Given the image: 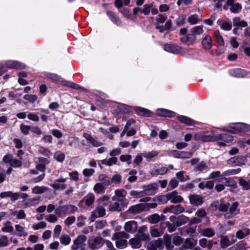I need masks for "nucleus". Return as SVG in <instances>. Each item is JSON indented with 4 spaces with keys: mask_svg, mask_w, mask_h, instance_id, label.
<instances>
[{
    "mask_svg": "<svg viewBox=\"0 0 250 250\" xmlns=\"http://www.w3.org/2000/svg\"><path fill=\"white\" fill-rule=\"evenodd\" d=\"M89 247L92 249H99L104 244V239L100 236H93L88 240Z\"/></svg>",
    "mask_w": 250,
    "mask_h": 250,
    "instance_id": "1",
    "label": "nucleus"
},
{
    "mask_svg": "<svg viewBox=\"0 0 250 250\" xmlns=\"http://www.w3.org/2000/svg\"><path fill=\"white\" fill-rule=\"evenodd\" d=\"M136 236L141 241H148L150 239L147 227L146 226H141L139 228Z\"/></svg>",
    "mask_w": 250,
    "mask_h": 250,
    "instance_id": "2",
    "label": "nucleus"
},
{
    "mask_svg": "<svg viewBox=\"0 0 250 250\" xmlns=\"http://www.w3.org/2000/svg\"><path fill=\"white\" fill-rule=\"evenodd\" d=\"M199 244L201 247L207 248L208 250H210L212 249L214 245L217 244V242L203 238L199 240Z\"/></svg>",
    "mask_w": 250,
    "mask_h": 250,
    "instance_id": "3",
    "label": "nucleus"
},
{
    "mask_svg": "<svg viewBox=\"0 0 250 250\" xmlns=\"http://www.w3.org/2000/svg\"><path fill=\"white\" fill-rule=\"evenodd\" d=\"M247 158L245 156H239L230 158L228 162L229 164H234L237 166L245 165L247 162Z\"/></svg>",
    "mask_w": 250,
    "mask_h": 250,
    "instance_id": "4",
    "label": "nucleus"
},
{
    "mask_svg": "<svg viewBox=\"0 0 250 250\" xmlns=\"http://www.w3.org/2000/svg\"><path fill=\"white\" fill-rule=\"evenodd\" d=\"M86 240V237L85 235H80L73 241V245L71 246L72 250H78Z\"/></svg>",
    "mask_w": 250,
    "mask_h": 250,
    "instance_id": "5",
    "label": "nucleus"
},
{
    "mask_svg": "<svg viewBox=\"0 0 250 250\" xmlns=\"http://www.w3.org/2000/svg\"><path fill=\"white\" fill-rule=\"evenodd\" d=\"M59 209L63 214H72L78 210V208L73 205H66L60 206Z\"/></svg>",
    "mask_w": 250,
    "mask_h": 250,
    "instance_id": "6",
    "label": "nucleus"
},
{
    "mask_svg": "<svg viewBox=\"0 0 250 250\" xmlns=\"http://www.w3.org/2000/svg\"><path fill=\"white\" fill-rule=\"evenodd\" d=\"M94 201V195L92 193H89L80 201L78 205L80 207H82L83 203H84L86 206H90L93 204Z\"/></svg>",
    "mask_w": 250,
    "mask_h": 250,
    "instance_id": "7",
    "label": "nucleus"
},
{
    "mask_svg": "<svg viewBox=\"0 0 250 250\" xmlns=\"http://www.w3.org/2000/svg\"><path fill=\"white\" fill-rule=\"evenodd\" d=\"M137 222L133 220L126 222L124 226L125 230L129 233L135 232L137 230Z\"/></svg>",
    "mask_w": 250,
    "mask_h": 250,
    "instance_id": "8",
    "label": "nucleus"
},
{
    "mask_svg": "<svg viewBox=\"0 0 250 250\" xmlns=\"http://www.w3.org/2000/svg\"><path fill=\"white\" fill-rule=\"evenodd\" d=\"M144 190H143L144 196L146 195H154L157 190L156 187L154 186L153 184H149L148 185H145L143 187Z\"/></svg>",
    "mask_w": 250,
    "mask_h": 250,
    "instance_id": "9",
    "label": "nucleus"
},
{
    "mask_svg": "<svg viewBox=\"0 0 250 250\" xmlns=\"http://www.w3.org/2000/svg\"><path fill=\"white\" fill-rule=\"evenodd\" d=\"M189 199L190 204L195 206H199L204 203L203 198L199 195H190Z\"/></svg>",
    "mask_w": 250,
    "mask_h": 250,
    "instance_id": "10",
    "label": "nucleus"
},
{
    "mask_svg": "<svg viewBox=\"0 0 250 250\" xmlns=\"http://www.w3.org/2000/svg\"><path fill=\"white\" fill-rule=\"evenodd\" d=\"M227 4L230 7V11L233 13H238L242 9V5L239 3H234V0H227Z\"/></svg>",
    "mask_w": 250,
    "mask_h": 250,
    "instance_id": "11",
    "label": "nucleus"
},
{
    "mask_svg": "<svg viewBox=\"0 0 250 250\" xmlns=\"http://www.w3.org/2000/svg\"><path fill=\"white\" fill-rule=\"evenodd\" d=\"M178 193L176 190L173 191L171 193H168V199L170 200L172 203H179L183 201V198L182 196L178 195Z\"/></svg>",
    "mask_w": 250,
    "mask_h": 250,
    "instance_id": "12",
    "label": "nucleus"
},
{
    "mask_svg": "<svg viewBox=\"0 0 250 250\" xmlns=\"http://www.w3.org/2000/svg\"><path fill=\"white\" fill-rule=\"evenodd\" d=\"M170 155L178 158L187 159L190 158L192 156V153L190 152L179 151L177 150H172L170 152Z\"/></svg>",
    "mask_w": 250,
    "mask_h": 250,
    "instance_id": "13",
    "label": "nucleus"
},
{
    "mask_svg": "<svg viewBox=\"0 0 250 250\" xmlns=\"http://www.w3.org/2000/svg\"><path fill=\"white\" fill-rule=\"evenodd\" d=\"M146 208L144 204H139L130 207L127 210L129 213L137 214L143 211Z\"/></svg>",
    "mask_w": 250,
    "mask_h": 250,
    "instance_id": "14",
    "label": "nucleus"
},
{
    "mask_svg": "<svg viewBox=\"0 0 250 250\" xmlns=\"http://www.w3.org/2000/svg\"><path fill=\"white\" fill-rule=\"evenodd\" d=\"M197 243V240L193 238H187L183 242L182 247L185 249H192Z\"/></svg>",
    "mask_w": 250,
    "mask_h": 250,
    "instance_id": "15",
    "label": "nucleus"
},
{
    "mask_svg": "<svg viewBox=\"0 0 250 250\" xmlns=\"http://www.w3.org/2000/svg\"><path fill=\"white\" fill-rule=\"evenodd\" d=\"M165 50L173 54H179L181 52V47L173 44H167L164 46Z\"/></svg>",
    "mask_w": 250,
    "mask_h": 250,
    "instance_id": "16",
    "label": "nucleus"
},
{
    "mask_svg": "<svg viewBox=\"0 0 250 250\" xmlns=\"http://www.w3.org/2000/svg\"><path fill=\"white\" fill-rule=\"evenodd\" d=\"M6 65L9 68L16 69H23L25 65L16 61H8L6 62Z\"/></svg>",
    "mask_w": 250,
    "mask_h": 250,
    "instance_id": "17",
    "label": "nucleus"
},
{
    "mask_svg": "<svg viewBox=\"0 0 250 250\" xmlns=\"http://www.w3.org/2000/svg\"><path fill=\"white\" fill-rule=\"evenodd\" d=\"M168 168L167 167H163L159 168H154L150 171V174L152 176H155L158 175H164L167 173Z\"/></svg>",
    "mask_w": 250,
    "mask_h": 250,
    "instance_id": "18",
    "label": "nucleus"
},
{
    "mask_svg": "<svg viewBox=\"0 0 250 250\" xmlns=\"http://www.w3.org/2000/svg\"><path fill=\"white\" fill-rule=\"evenodd\" d=\"M216 141L222 140L226 143H229L233 141V137L229 134L222 133L216 136Z\"/></svg>",
    "mask_w": 250,
    "mask_h": 250,
    "instance_id": "19",
    "label": "nucleus"
},
{
    "mask_svg": "<svg viewBox=\"0 0 250 250\" xmlns=\"http://www.w3.org/2000/svg\"><path fill=\"white\" fill-rule=\"evenodd\" d=\"M120 202H116L109 206V210L111 211H121L123 210L124 206H126L127 204L122 205Z\"/></svg>",
    "mask_w": 250,
    "mask_h": 250,
    "instance_id": "20",
    "label": "nucleus"
},
{
    "mask_svg": "<svg viewBox=\"0 0 250 250\" xmlns=\"http://www.w3.org/2000/svg\"><path fill=\"white\" fill-rule=\"evenodd\" d=\"M124 192L126 193V191L124 190L117 189L115 190V194L118 198V201L120 202L121 204H127L125 202V195L124 194Z\"/></svg>",
    "mask_w": 250,
    "mask_h": 250,
    "instance_id": "21",
    "label": "nucleus"
},
{
    "mask_svg": "<svg viewBox=\"0 0 250 250\" xmlns=\"http://www.w3.org/2000/svg\"><path fill=\"white\" fill-rule=\"evenodd\" d=\"M135 112L139 115L150 117L151 116V112L148 109L141 107H135L134 108Z\"/></svg>",
    "mask_w": 250,
    "mask_h": 250,
    "instance_id": "22",
    "label": "nucleus"
},
{
    "mask_svg": "<svg viewBox=\"0 0 250 250\" xmlns=\"http://www.w3.org/2000/svg\"><path fill=\"white\" fill-rule=\"evenodd\" d=\"M83 137L85 138V139L90 143L94 146H100L102 143H99L97 141H96L94 138H93L91 135L87 133H84L83 134Z\"/></svg>",
    "mask_w": 250,
    "mask_h": 250,
    "instance_id": "23",
    "label": "nucleus"
},
{
    "mask_svg": "<svg viewBox=\"0 0 250 250\" xmlns=\"http://www.w3.org/2000/svg\"><path fill=\"white\" fill-rule=\"evenodd\" d=\"M158 115L161 116L171 117L174 116L175 113L172 111L166 109H159L157 110Z\"/></svg>",
    "mask_w": 250,
    "mask_h": 250,
    "instance_id": "24",
    "label": "nucleus"
},
{
    "mask_svg": "<svg viewBox=\"0 0 250 250\" xmlns=\"http://www.w3.org/2000/svg\"><path fill=\"white\" fill-rule=\"evenodd\" d=\"M164 243L166 246L167 250H172L174 247L171 244V238L169 235H165L164 236Z\"/></svg>",
    "mask_w": 250,
    "mask_h": 250,
    "instance_id": "25",
    "label": "nucleus"
},
{
    "mask_svg": "<svg viewBox=\"0 0 250 250\" xmlns=\"http://www.w3.org/2000/svg\"><path fill=\"white\" fill-rule=\"evenodd\" d=\"M107 15L108 16L110 20L113 21L115 24L117 25H120L121 24V21L118 18V17L112 11H107Z\"/></svg>",
    "mask_w": 250,
    "mask_h": 250,
    "instance_id": "26",
    "label": "nucleus"
},
{
    "mask_svg": "<svg viewBox=\"0 0 250 250\" xmlns=\"http://www.w3.org/2000/svg\"><path fill=\"white\" fill-rule=\"evenodd\" d=\"M129 238V235L125 231H119L115 233L112 238L113 240L116 239H124Z\"/></svg>",
    "mask_w": 250,
    "mask_h": 250,
    "instance_id": "27",
    "label": "nucleus"
},
{
    "mask_svg": "<svg viewBox=\"0 0 250 250\" xmlns=\"http://www.w3.org/2000/svg\"><path fill=\"white\" fill-rule=\"evenodd\" d=\"M141 240L137 237L133 238L129 240V244L131 246L133 249H139L141 246Z\"/></svg>",
    "mask_w": 250,
    "mask_h": 250,
    "instance_id": "28",
    "label": "nucleus"
},
{
    "mask_svg": "<svg viewBox=\"0 0 250 250\" xmlns=\"http://www.w3.org/2000/svg\"><path fill=\"white\" fill-rule=\"evenodd\" d=\"M189 219L188 217L185 216L184 215H181L177 217L175 223L178 227H180L188 223Z\"/></svg>",
    "mask_w": 250,
    "mask_h": 250,
    "instance_id": "29",
    "label": "nucleus"
},
{
    "mask_svg": "<svg viewBox=\"0 0 250 250\" xmlns=\"http://www.w3.org/2000/svg\"><path fill=\"white\" fill-rule=\"evenodd\" d=\"M202 44L206 49H209L211 47V39L208 35L205 36L202 42Z\"/></svg>",
    "mask_w": 250,
    "mask_h": 250,
    "instance_id": "30",
    "label": "nucleus"
},
{
    "mask_svg": "<svg viewBox=\"0 0 250 250\" xmlns=\"http://www.w3.org/2000/svg\"><path fill=\"white\" fill-rule=\"evenodd\" d=\"M234 129L239 131H248L250 130V125L244 123H237Z\"/></svg>",
    "mask_w": 250,
    "mask_h": 250,
    "instance_id": "31",
    "label": "nucleus"
},
{
    "mask_svg": "<svg viewBox=\"0 0 250 250\" xmlns=\"http://www.w3.org/2000/svg\"><path fill=\"white\" fill-rule=\"evenodd\" d=\"M170 208L171 209V213L175 214H178L185 211V208L182 207L180 205H177L176 206L171 205L170 206Z\"/></svg>",
    "mask_w": 250,
    "mask_h": 250,
    "instance_id": "32",
    "label": "nucleus"
},
{
    "mask_svg": "<svg viewBox=\"0 0 250 250\" xmlns=\"http://www.w3.org/2000/svg\"><path fill=\"white\" fill-rule=\"evenodd\" d=\"M109 199V197L106 195L103 196L98 200V206L102 207L107 206Z\"/></svg>",
    "mask_w": 250,
    "mask_h": 250,
    "instance_id": "33",
    "label": "nucleus"
},
{
    "mask_svg": "<svg viewBox=\"0 0 250 250\" xmlns=\"http://www.w3.org/2000/svg\"><path fill=\"white\" fill-rule=\"evenodd\" d=\"M221 248L225 249L232 244L228 237L226 236H222L220 240Z\"/></svg>",
    "mask_w": 250,
    "mask_h": 250,
    "instance_id": "34",
    "label": "nucleus"
},
{
    "mask_svg": "<svg viewBox=\"0 0 250 250\" xmlns=\"http://www.w3.org/2000/svg\"><path fill=\"white\" fill-rule=\"evenodd\" d=\"M99 180L105 186H108L111 184V178L104 174H101L99 176Z\"/></svg>",
    "mask_w": 250,
    "mask_h": 250,
    "instance_id": "35",
    "label": "nucleus"
},
{
    "mask_svg": "<svg viewBox=\"0 0 250 250\" xmlns=\"http://www.w3.org/2000/svg\"><path fill=\"white\" fill-rule=\"evenodd\" d=\"M215 232L211 228H206L202 230V235L207 237H211L215 235Z\"/></svg>",
    "mask_w": 250,
    "mask_h": 250,
    "instance_id": "36",
    "label": "nucleus"
},
{
    "mask_svg": "<svg viewBox=\"0 0 250 250\" xmlns=\"http://www.w3.org/2000/svg\"><path fill=\"white\" fill-rule=\"evenodd\" d=\"M15 229L17 232V235L19 237L22 236H26L27 235V232L24 230V228L20 225H15Z\"/></svg>",
    "mask_w": 250,
    "mask_h": 250,
    "instance_id": "37",
    "label": "nucleus"
},
{
    "mask_svg": "<svg viewBox=\"0 0 250 250\" xmlns=\"http://www.w3.org/2000/svg\"><path fill=\"white\" fill-rule=\"evenodd\" d=\"M239 183L242 187L244 190L250 189V180L246 181L244 179L240 178L239 180Z\"/></svg>",
    "mask_w": 250,
    "mask_h": 250,
    "instance_id": "38",
    "label": "nucleus"
},
{
    "mask_svg": "<svg viewBox=\"0 0 250 250\" xmlns=\"http://www.w3.org/2000/svg\"><path fill=\"white\" fill-rule=\"evenodd\" d=\"M147 219L149 223L151 224H156L160 222L159 215L157 213H154L152 215H149Z\"/></svg>",
    "mask_w": 250,
    "mask_h": 250,
    "instance_id": "39",
    "label": "nucleus"
},
{
    "mask_svg": "<svg viewBox=\"0 0 250 250\" xmlns=\"http://www.w3.org/2000/svg\"><path fill=\"white\" fill-rule=\"evenodd\" d=\"M46 76L53 81L62 82V78L56 74L47 73L46 74Z\"/></svg>",
    "mask_w": 250,
    "mask_h": 250,
    "instance_id": "40",
    "label": "nucleus"
},
{
    "mask_svg": "<svg viewBox=\"0 0 250 250\" xmlns=\"http://www.w3.org/2000/svg\"><path fill=\"white\" fill-rule=\"evenodd\" d=\"M60 240L62 244L68 245L71 241V238L67 234H62L61 236Z\"/></svg>",
    "mask_w": 250,
    "mask_h": 250,
    "instance_id": "41",
    "label": "nucleus"
},
{
    "mask_svg": "<svg viewBox=\"0 0 250 250\" xmlns=\"http://www.w3.org/2000/svg\"><path fill=\"white\" fill-rule=\"evenodd\" d=\"M159 152L157 151L153 150L151 152H144L142 154V156L146 158L152 159L158 156Z\"/></svg>",
    "mask_w": 250,
    "mask_h": 250,
    "instance_id": "42",
    "label": "nucleus"
},
{
    "mask_svg": "<svg viewBox=\"0 0 250 250\" xmlns=\"http://www.w3.org/2000/svg\"><path fill=\"white\" fill-rule=\"evenodd\" d=\"M166 224V227L167 228V230L169 232H172L174 231L177 227H178L177 226V224L175 222L174 223H170L169 222L167 221L165 223Z\"/></svg>",
    "mask_w": 250,
    "mask_h": 250,
    "instance_id": "43",
    "label": "nucleus"
},
{
    "mask_svg": "<svg viewBox=\"0 0 250 250\" xmlns=\"http://www.w3.org/2000/svg\"><path fill=\"white\" fill-rule=\"evenodd\" d=\"M116 246L119 249H123L127 246V242L125 239H116Z\"/></svg>",
    "mask_w": 250,
    "mask_h": 250,
    "instance_id": "44",
    "label": "nucleus"
},
{
    "mask_svg": "<svg viewBox=\"0 0 250 250\" xmlns=\"http://www.w3.org/2000/svg\"><path fill=\"white\" fill-rule=\"evenodd\" d=\"M94 191L98 194L103 193L104 191V188L101 183H97L95 185L93 188Z\"/></svg>",
    "mask_w": 250,
    "mask_h": 250,
    "instance_id": "45",
    "label": "nucleus"
},
{
    "mask_svg": "<svg viewBox=\"0 0 250 250\" xmlns=\"http://www.w3.org/2000/svg\"><path fill=\"white\" fill-rule=\"evenodd\" d=\"M178 120L181 123L187 124L188 125H191L192 124V123L194 122V121L191 119L184 116H180L178 117Z\"/></svg>",
    "mask_w": 250,
    "mask_h": 250,
    "instance_id": "46",
    "label": "nucleus"
},
{
    "mask_svg": "<svg viewBox=\"0 0 250 250\" xmlns=\"http://www.w3.org/2000/svg\"><path fill=\"white\" fill-rule=\"evenodd\" d=\"M223 180L225 181V186L228 187H234L236 184L235 181L231 178H224Z\"/></svg>",
    "mask_w": 250,
    "mask_h": 250,
    "instance_id": "47",
    "label": "nucleus"
},
{
    "mask_svg": "<svg viewBox=\"0 0 250 250\" xmlns=\"http://www.w3.org/2000/svg\"><path fill=\"white\" fill-rule=\"evenodd\" d=\"M190 32L194 34L196 36L198 35H200L203 32V26H197L192 28L190 30Z\"/></svg>",
    "mask_w": 250,
    "mask_h": 250,
    "instance_id": "48",
    "label": "nucleus"
},
{
    "mask_svg": "<svg viewBox=\"0 0 250 250\" xmlns=\"http://www.w3.org/2000/svg\"><path fill=\"white\" fill-rule=\"evenodd\" d=\"M54 158L58 162L62 163L65 158V154L63 153L56 152L54 153Z\"/></svg>",
    "mask_w": 250,
    "mask_h": 250,
    "instance_id": "49",
    "label": "nucleus"
},
{
    "mask_svg": "<svg viewBox=\"0 0 250 250\" xmlns=\"http://www.w3.org/2000/svg\"><path fill=\"white\" fill-rule=\"evenodd\" d=\"M98 217H103L105 215V209L104 207L98 206L95 210Z\"/></svg>",
    "mask_w": 250,
    "mask_h": 250,
    "instance_id": "50",
    "label": "nucleus"
},
{
    "mask_svg": "<svg viewBox=\"0 0 250 250\" xmlns=\"http://www.w3.org/2000/svg\"><path fill=\"white\" fill-rule=\"evenodd\" d=\"M241 171L240 168L233 169L227 170L223 173V176H229L231 175L236 174L239 173Z\"/></svg>",
    "mask_w": 250,
    "mask_h": 250,
    "instance_id": "51",
    "label": "nucleus"
},
{
    "mask_svg": "<svg viewBox=\"0 0 250 250\" xmlns=\"http://www.w3.org/2000/svg\"><path fill=\"white\" fill-rule=\"evenodd\" d=\"M202 141L206 142L216 141V136H213L211 135H205L204 133L203 135Z\"/></svg>",
    "mask_w": 250,
    "mask_h": 250,
    "instance_id": "52",
    "label": "nucleus"
},
{
    "mask_svg": "<svg viewBox=\"0 0 250 250\" xmlns=\"http://www.w3.org/2000/svg\"><path fill=\"white\" fill-rule=\"evenodd\" d=\"M24 99L28 101L29 102L33 103L37 99L38 97L36 95H25L23 96Z\"/></svg>",
    "mask_w": 250,
    "mask_h": 250,
    "instance_id": "53",
    "label": "nucleus"
},
{
    "mask_svg": "<svg viewBox=\"0 0 250 250\" xmlns=\"http://www.w3.org/2000/svg\"><path fill=\"white\" fill-rule=\"evenodd\" d=\"M8 245V238L5 235H2L0 237V247H6Z\"/></svg>",
    "mask_w": 250,
    "mask_h": 250,
    "instance_id": "54",
    "label": "nucleus"
},
{
    "mask_svg": "<svg viewBox=\"0 0 250 250\" xmlns=\"http://www.w3.org/2000/svg\"><path fill=\"white\" fill-rule=\"evenodd\" d=\"M51 187L56 190H63L66 188V185L64 184L53 183L51 184Z\"/></svg>",
    "mask_w": 250,
    "mask_h": 250,
    "instance_id": "55",
    "label": "nucleus"
},
{
    "mask_svg": "<svg viewBox=\"0 0 250 250\" xmlns=\"http://www.w3.org/2000/svg\"><path fill=\"white\" fill-rule=\"evenodd\" d=\"M229 205V203H222L219 206L218 210L220 211L225 212L228 210Z\"/></svg>",
    "mask_w": 250,
    "mask_h": 250,
    "instance_id": "56",
    "label": "nucleus"
},
{
    "mask_svg": "<svg viewBox=\"0 0 250 250\" xmlns=\"http://www.w3.org/2000/svg\"><path fill=\"white\" fill-rule=\"evenodd\" d=\"M86 220V217H84L83 215H80L78 217L77 221L78 223L77 224V226L78 227H82L85 224V220Z\"/></svg>",
    "mask_w": 250,
    "mask_h": 250,
    "instance_id": "57",
    "label": "nucleus"
},
{
    "mask_svg": "<svg viewBox=\"0 0 250 250\" xmlns=\"http://www.w3.org/2000/svg\"><path fill=\"white\" fill-rule=\"evenodd\" d=\"M10 165L14 167H19L21 166L22 163L17 159H12Z\"/></svg>",
    "mask_w": 250,
    "mask_h": 250,
    "instance_id": "58",
    "label": "nucleus"
},
{
    "mask_svg": "<svg viewBox=\"0 0 250 250\" xmlns=\"http://www.w3.org/2000/svg\"><path fill=\"white\" fill-rule=\"evenodd\" d=\"M231 75L236 77H242V71L240 69H235L231 70L230 72Z\"/></svg>",
    "mask_w": 250,
    "mask_h": 250,
    "instance_id": "59",
    "label": "nucleus"
},
{
    "mask_svg": "<svg viewBox=\"0 0 250 250\" xmlns=\"http://www.w3.org/2000/svg\"><path fill=\"white\" fill-rule=\"evenodd\" d=\"M75 220L76 218L75 216H69L64 220V224L67 227H69L71 224L75 222Z\"/></svg>",
    "mask_w": 250,
    "mask_h": 250,
    "instance_id": "60",
    "label": "nucleus"
},
{
    "mask_svg": "<svg viewBox=\"0 0 250 250\" xmlns=\"http://www.w3.org/2000/svg\"><path fill=\"white\" fill-rule=\"evenodd\" d=\"M173 243L176 246H179L183 243V238L179 236H175L173 237L172 240Z\"/></svg>",
    "mask_w": 250,
    "mask_h": 250,
    "instance_id": "61",
    "label": "nucleus"
},
{
    "mask_svg": "<svg viewBox=\"0 0 250 250\" xmlns=\"http://www.w3.org/2000/svg\"><path fill=\"white\" fill-rule=\"evenodd\" d=\"M20 128L22 133L25 135H27L29 133V130H31V126L29 125H21Z\"/></svg>",
    "mask_w": 250,
    "mask_h": 250,
    "instance_id": "62",
    "label": "nucleus"
},
{
    "mask_svg": "<svg viewBox=\"0 0 250 250\" xmlns=\"http://www.w3.org/2000/svg\"><path fill=\"white\" fill-rule=\"evenodd\" d=\"M169 200L168 199V194L164 195L159 196L157 197V201L162 204L167 203Z\"/></svg>",
    "mask_w": 250,
    "mask_h": 250,
    "instance_id": "63",
    "label": "nucleus"
},
{
    "mask_svg": "<svg viewBox=\"0 0 250 250\" xmlns=\"http://www.w3.org/2000/svg\"><path fill=\"white\" fill-rule=\"evenodd\" d=\"M188 21L192 24H195L198 22V16L196 15H193L189 17Z\"/></svg>",
    "mask_w": 250,
    "mask_h": 250,
    "instance_id": "64",
    "label": "nucleus"
}]
</instances>
